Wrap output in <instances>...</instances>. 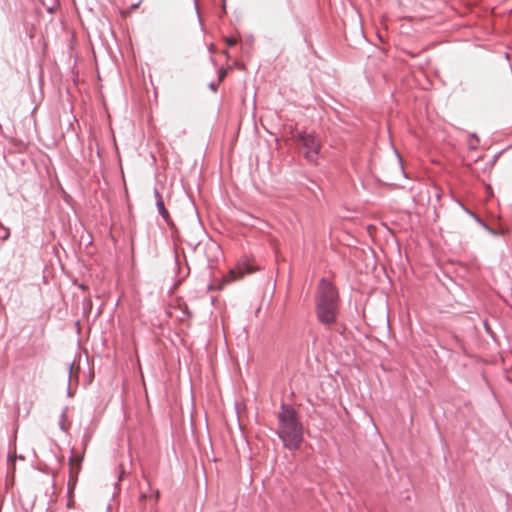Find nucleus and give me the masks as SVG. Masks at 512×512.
I'll return each mask as SVG.
<instances>
[{
    "instance_id": "nucleus-1",
    "label": "nucleus",
    "mask_w": 512,
    "mask_h": 512,
    "mask_svg": "<svg viewBox=\"0 0 512 512\" xmlns=\"http://www.w3.org/2000/svg\"><path fill=\"white\" fill-rule=\"evenodd\" d=\"M315 310L317 319L321 323L331 325L336 322L338 315V293L332 283L326 279H322L317 287Z\"/></svg>"
},
{
    "instance_id": "nucleus-2",
    "label": "nucleus",
    "mask_w": 512,
    "mask_h": 512,
    "mask_svg": "<svg viewBox=\"0 0 512 512\" xmlns=\"http://www.w3.org/2000/svg\"><path fill=\"white\" fill-rule=\"evenodd\" d=\"M279 436L285 447H299L302 441V427L293 408L283 405L279 413Z\"/></svg>"
},
{
    "instance_id": "nucleus-3",
    "label": "nucleus",
    "mask_w": 512,
    "mask_h": 512,
    "mask_svg": "<svg viewBox=\"0 0 512 512\" xmlns=\"http://www.w3.org/2000/svg\"><path fill=\"white\" fill-rule=\"evenodd\" d=\"M293 138L300 145V151L305 159L311 163H317V159L322 147L320 139L310 133L296 132Z\"/></svg>"
},
{
    "instance_id": "nucleus-4",
    "label": "nucleus",
    "mask_w": 512,
    "mask_h": 512,
    "mask_svg": "<svg viewBox=\"0 0 512 512\" xmlns=\"http://www.w3.org/2000/svg\"><path fill=\"white\" fill-rule=\"evenodd\" d=\"M83 454L73 453L69 460V484L75 483L81 470Z\"/></svg>"
},
{
    "instance_id": "nucleus-5",
    "label": "nucleus",
    "mask_w": 512,
    "mask_h": 512,
    "mask_svg": "<svg viewBox=\"0 0 512 512\" xmlns=\"http://www.w3.org/2000/svg\"><path fill=\"white\" fill-rule=\"evenodd\" d=\"M254 269L249 265L238 266L229 271L228 275L224 278L226 283L242 279L246 274H251Z\"/></svg>"
},
{
    "instance_id": "nucleus-6",
    "label": "nucleus",
    "mask_w": 512,
    "mask_h": 512,
    "mask_svg": "<svg viewBox=\"0 0 512 512\" xmlns=\"http://www.w3.org/2000/svg\"><path fill=\"white\" fill-rule=\"evenodd\" d=\"M156 197H157V208H158L159 213L162 215V217L165 220H168L169 213L166 210L165 205H164V201H163L161 195L158 192H156Z\"/></svg>"
},
{
    "instance_id": "nucleus-7",
    "label": "nucleus",
    "mask_w": 512,
    "mask_h": 512,
    "mask_svg": "<svg viewBox=\"0 0 512 512\" xmlns=\"http://www.w3.org/2000/svg\"><path fill=\"white\" fill-rule=\"evenodd\" d=\"M138 6H139V3H137V4H133V5H132V6H131L127 11H123V12H122V15H123L124 17H127L128 15H130V13H131L133 10H135L136 8H138Z\"/></svg>"
},
{
    "instance_id": "nucleus-8",
    "label": "nucleus",
    "mask_w": 512,
    "mask_h": 512,
    "mask_svg": "<svg viewBox=\"0 0 512 512\" xmlns=\"http://www.w3.org/2000/svg\"><path fill=\"white\" fill-rule=\"evenodd\" d=\"M226 42L229 46H234L237 43L236 39L234 38H227Z\"/></svg>"
},
{
    "instance_id": "nucleus-9",
    "label": "nucleus",
    "mask_w": 512,
    "mask_h": 512,
    "mask_svg": "<svg viewBox=\"0 0 512 512\" xmlns=\"http://www.w3.org/2000/svg\"><path fill=\"white\" fill-rule=\"evenodd\" d=\"M7 458H8V461H12L13 462L15 460V458H16L15 452L14 453H9Z\"/></svg>"
},
{
    "instance_id": "nucleus-10",
    "label": "nucleus",
    "mask_w": 512,
    "mask_h": 512,
    "mask_svg": "<svg viewBox=\"0 0 512 512\" xmlns=\"http://www.w3.org/2000/svg\"><path fill=\"white\" fill-rule=\"evenodd\" d=\"M226 73L227 71L226 70H222L219 74V81H222L224 79V77L226 76Z\"/></svg>"
},
{
    "instance_id": "nucleus-11",
    "label": "nucleus",
    "mask_w": 512,
    "mask_h": 512,
    "mask_svg": "<svg viewBox=\"0 0 512 512\" xmlns=\"http://www.w3.org/2000/svg\"><path fill=\"white\" fill-rule=\"evenodd\" d=\"M211 88H212L214 91H216V86H215V85H213V84H212V85H211Z\"/></svg>"
}]
</instances>
